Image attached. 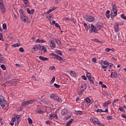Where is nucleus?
I'll list each match as a JSON object with an SVG mask.
<instances>
[{
    "label": "nucleus",
    "instance_id": "f257e3e1",
    "mask_svg": "<svg viewBox=\"0 0 126 126\" xmlns=\"http://www.w3.org/2000/svg\"><path fill=\"white\" fill-rule=\"evenodd\" d=\"M0 105L4 110H6L8 108V104L7 101L4 99V97L0 95Z\"/></svg>",
    "mask_w": 126,
    "mask_h": 126
},
{
    "label": "nucleus",
    "instance_id": "f03ea898",
    "mask_svg": "<svg viewBox=\"0 0 126 126\" xmlns=\"http://www.w3.org/2000/svg\"><path fill=\"white\" fill-rule=\"evenodd\" d=\"M43 49H44V46H40V45L39 44L34 45L32 47V49L33 50L34 52H37L39 51V50H40L39 53L40 54H41V55L43 54Z\"/></svg>",
    "mask_w": 126,
    "mask_h": 126
},
{
    "label": "nucleus",
    "instance_id": "7ed1b4c3",
    "mask_svg": "<svg viewBox=\"0 0 126 126\" xmlns=\"http://www.w3.org/2000/svg\"><path fill=\"white\" fill-rule=\"evenodd\" d=\"M87 88V86L86 84H82L81 87L78 89V93L79 95H82L85 90Z\"/></svg>",
    "mask_w": 126,
    "mask_h": 126
},
{
    "label": "nucleus",
    "instance_id": "20e7f679",
    "mask_svg": "<svg viewBox=\"0 0 126 126\" xmlns=\"http://www.w3.org/2000/svg\"><path fill=\"white\" fill-rule=\"evenodd\" d=\"M51 56L54 57V59H56V60H58V61H60L61 63H64V62H65V60L64 59L61 57L57 54H55V53H52Z\"/></svg>",
    "mask_w": 126,
    "mask_h": 126
},
{
    "label": "nucleus",
    "instance_id": "39448f33",
    "mask_svg": "<svg viewBox=\"0 0 126 126\" xmlns=\"http://www.w3.org/2000/svg\"><path fill=\"white\" fill-rule=\"evenodd\" d=\"M117 14H118L117 8L116 6V5H114L113 6L112 10L111 11V16H112L113 17H115V16H117Z\"/></svg>",
    "mask_w": 126,
    "mask_h": 126
},
{
    "label": "nucleus",
    "instance_id": "423d86ee",
    "mask_svg": "<svg viewBox=\"0 0 126 126\" xmlns=\"http://www.w3.org/2000/svg\"><path fill=\"white\" fill-rule=\"evenodd\" d=\"M33 101H35V100H30L24 101L22 103L21 106L22 107H26L27 106H28V105L30 104H33Z\"/></svg>",
    "mask_w": 126,
    "mask_h": 126
},
{
    "label": "nucleus",
    "instance_id": "0eeeda50",
    "mask_svg": "<svg viewBox=\"0 0 126 126\" xmlns=\"http://www.w3.org/2000/svg\"><path fill=\"white\" fill-rule=\"evenodd\" d=\"M87 77H88L90 83L91 84H94V78H92V76L91 75V73H87Z\"/></svg>",
    "mask_w": 126,
    "mask_h": 126
},
{
    "label": "nucleus",
    "instance_id": "6e6552de",
    "mask_svg": "<svg viewBox=\"0 0 126 126\" xmlns=\"http://www.w3.org/2000/svg\"><path fill=\"white\" fill-rule=\"evenodd\" d=\"M91 122H93L94 123V125H98V126H100L101 125V122L99 121L98 119L96 118H91L90 119Z\"/></svg>",
    "mask_w": 126,
    "mask_h": 126
},
{
    "label": "nucleus",
    "instance_id": "1a4fd4ad",
    "mask_svg": "<svg viewBox=\"0 0 126 126\" xmlns=\"http://www.w3.org/2000/svg\"><path fill=\"white\" fill-rule=\"evenodd\" d=\"M54 119H55V120H57L58 115L56 113H52L49 115V120L52 121V120H54Z\"/></svg>",
    "mask_w": 126,
    "mask_h": 126
},
{
    "label": "nucleus",
    "instance_id": "9d476101",
    "mask_svg": "<svg viewBox=\"0 0 126 126\" xmlns=\"http://www.w3.org/2000/svg\"><path fill=\"white\" fill-rule=\"evenodd\" d=\"M86 20L89 22H93L95 20V18L92 16H89L86 18Z\"/></svg>",
    "mask_w": 126,
    "mask_h": 126
},
{
    "label": "nucleus",
    "instance_id": "9b49d317",
    "mask_svg": "<svg viewBox=\"0 0 126 126\" xmlns=\"http://www.w3.org/2000/svg\"><path fill=\"white\" fill-rule=\"evenodd\" d=\"M0 8L3 13H5L6 10L3 4H2V0H0Z\"/></svg>",
    "mask_w": 126,
    "mask_h": 126
},
{
    "label": "nucleus",
    "instance_id": "f8f14e48",
    "mask_svg": "<svg viewBox=\"0 0 126 126\" xmlns=\"http://www.w3.org/2000/svg\"><path fill=\"white\" fill-rule=\"evenodd\" d=\"M21 19L23 21V22H27L28 21V17L25 16V15H21Z\"/></svg>",
    "mask_w": 126,
    "mask_h": 126
},
{
    "label": "nucleus",
    "instance_id": "ddd939ff",
    "mask_svg": "<svg viewBox=\"0 0 126 126\" xmlns=\"http://www.w3.org/2000/svg\"><path fill=\"white\" fill-rule=\"evenodd\" d=\"M18 82H19V81L16 79H12L9 81V83L11 84H14L15 86L17 85V83H18Z\"/></svg>",
    "mask_w": 126,
    "mask_h": 126
},
{
    "label": "nucleus",
    "instance_id": "4468645a",
    "mask_svg": "<svg viewBox=\"0 0 126 126\" xmlns=\"http://www.w3.org/2000/svg\"><path fill=\"white\" fill-rule=\"evenodd\" d=\"M96 27L97 30H100V29L103 28V24H102L101 23H98L96 25Z\"/></svg>",
    "mask_w": 126,
    "mask_h": 126
},
{
    "label": "nucleus",
    "instance_id": "2eb2a0df",
    "mask_svg": "<svg viewBox=\"0 0 126 126\" xmlns=\"http://www.w3.org/2000/svg\"><path fill=\"white\" fill-rule=\"evenodd\" d=\"M49 42L50 43V47L51 48H55L56 47V43H55V41L53 40H50Z\"/></svg>",
    "mask_w": 126,
    "mask_h": 126
},
{
    "label": "nucleus",
    "instance_id": "dca6fc26",
    "mask_svg": "<svg viewBox=\"0 0 126 126\" xmlns=\"http://www.w3.org/2000/svg\"><path fill=\"white\" fill-rule=\"evenodd\" d=\"M91 30L92 32H97L98 31V29H97V27L94 26V25H91Z\"/></svg>",
    "mask_w": 126,
    "mask_h": 126
},
{
    "label": "nucleus",
    "instance_id": "f3484780",
    "mask_svg": "<svg viewBox=\"0 0 126 126\" xmlns=\"http://www.w3.org/2000/svg\"><path fill=\"white\" fill-rule=\"evenodd\" d=\"M111 102L110 100H108L106 102H105L103 103L102 106L103 107H108L110 104H111Z\"/></svg>",
    "mask_w": 126,
    "mask_h": 126
},
{
    "label": "nucleus",
    "instance_id": "a211bd4d",
    "mask_svg": "<svg viewBox=\"0 0 126 126\" xmlns=\"http://www.w3.org/2000/svg\"><path fill=\"white\" fill-rule=\"evenodd\" d=\"M108 109H105V110H104V111H103L102 109H97V110H96L97 113H102V112L108 113Z\"/></svg>",
    "mask_w": 126,
    "mask_h": 126
},
{
    "label": "nucleus",
    "instance_id": "6ab92c4d",
    "mask_svg": "<svg viewBox=\"0 0 126 126\" xmlns=\"http://www.w3.org/2000/svg\"><path fill=\"white\" fill-rule=\"evenodd\" d=\"M68 112L67 111V109H63L62 110L61 114L63 116L64 115H66Z\"/></svg>",
    "mask_w": 126,
    "mask_h": 126
},
{
    "label": "nucleus",
    "instance_id": "aec40b11",
    "mask_svg": "<svg viewBox=\"0 0 126 126\" xmlns=\"http://www.w3.org/2000/svg\"><path fill=\"white\" fill-rule=\"evenodd\" d=\"M27 12H28V13H29V14H33V13H34V12H35V10L32 9L31 10H30V9L29 8H28Z\"/></svg>",
    "mask_w": 126,
    "mask_h": 126
},
{
    "label": "nucleus",
    "instance_id": "412c9836",
    "mask_svg": "<svg viewBox=\"0 0 126 126\" xmlns=\"http://www.w3.org/2000/svg\"><path fill=\"white\" fill-rule=\"evenodd\" d=\"M15 121H16V118H15V116L14 118H12V120L11 121V123L10 124V125L11 126H14V122H15Z\"/></svg>",
    "mask_w": 126,
    "mask_h": 126
},
{
    "label": "nucleus",
    "instance_id": "4be33fe9",
    "mask_svg": "<svg viewBox=\"0 0 126 126\" xmlns=\"http://www.w3.org/2000/svg\"><path fill=\"white\" fill-rule=\"evenodd\" d=\"M117 75H118V74L116 72H113L111 73V76L113 78L117 77Z\"/></svg>",
    "mask_w": 126,
    "mask_h": 126
},
{
    "label": "nucleus",
    "instance_id": "5701e85b",
    "mask_svg": "<svg viewBox=\"0 0 126 126\" xmlns=\"http://www.w3.org/2000/svg\"><path fill=\"white\" fill-rule=\"evenodd\" d=\"M39 59L40 60H41V61H48L49 60V59L47 58H45L43 56H39Z\"/></svg>",
    "mask_w": 126,
    "mask_h": 126
},
{
    "label": "nucleus",
    "instance_id": "b1692460",
    "mask_svg": "<svg viewBox=\"0 0 126 126\" xmlns=\"http://www.w3.org/2000/svg\"><path fill=\"white\" fill-rule=\"evenodd\" d=\"M72 122H73V119H71L70 121L66 124L65 126H70V124H72Z\"/></svg>",
    "mask_w": 126,
    "mask_h": 126
},
{
    "label": "nucleus",
    "instance_id": "393cba45",
    "mask_svg": "<svg viewBox=\"0 0 126 126\" xmlns=\"http://www.w3.org/2000/svg\"><path fill=\"white\" fill-rule=\"evenodd\" d=\"M70 74L72 76V77L76 76V73H75V71H71L70 72Z\"/></svg>",
    "mask_w": 126,
    "mask_h": 126
},
{
    "label": "nucleus",
    "instance_id": "a878e982",
    "mask_svg": "<svg viewBox=\"0 0 126 126\" xmlns=\"http://www.w3.org/2000/svg\"><path fill=\"white\" fill-rule=\"evenodd\" d=\"M114 31L115 32H119V24H117V25L114 27Z\"/></svg>",
    "mask_w": 126,
    "mask_h": 126
},
{
    "label": "nucleus",
    "instance_id": "bb28decb",
    "mask_svg": "<svg viewBox=\"0 0 126 126\" xmlns=\"http://www.w3.org/2000/svg\"><path fill=\"white\" fill-rule=\"evenodd\" d=\"M85 101L86 102V103H88L89 104H90V103H91V100L89 97H86L85 99Z\"/></svg>",
    "mask_w": 126,
    "mask_h": 126
},
{
    "label": "nucleus",
    "instance_id": "cd10ccee",
    "mask_svg": "<svg viewBox=\"0 0 126 126\" xmlns=\"http://www.w3.org/2000/svg\"><path fill=\"white\" fill-rule=\"evenodd\" d=\"M55 9H56V8L53 7V8L49 9V10L47 12V13H48V14H49V13H51V12L54 11V10H55Z\"/></svg>",
    "mask_w": 126,
    "mask_h": 126
},
{
    "label": "nucleus",
    "instance_id": "c85d7f7f",
    "mask_svg": "<svg viewBox=\"0 0 126 126\" xmlns=\"http://www.w3.org/2000/svg\"><path fill=\"white\" fill-rule=\"evenodd\" d=\"M36 42H37V43H46V41H44V40L43 39H37L36 40Z\"/></svg>",
    "mask_w": 126,
    "mask_h": 126
},
{
    "label": "nucleus",
    "instance_id": "c756f323",
    "mask_svg": "<svg viewBox=\"0 0 126 126\" xmlns=\"http://www.w3.org/2000/svg\"><path fill=\"white\" fill-rule=\"evenodd\" d=\"M28 121L29 125H32V124H33V121H32V119H31V118H28Z\"/></svg>",
    "mask_w": 126,
    "mask_h": 126
},
{
    "label": "nucleus",
    "instance_id": "7c9ffc66",
    "mask_svg": "<svg viewBox=\"0 0 126 126\" xmlns=\"http://www.w3.org/2000/svg\"><path fill=\"white\" fill-rule=\"evenodd\" d=\"M15 118H16V120H17V121L18 123H19V122H20V116H19V115L16 116H15Z\"/></svg>",
    "mask_w": 126,
    "mask_h": 126
},
{
    "label": "nucleus",
    "instance_id": "2f4dec72",
    "mask_svg": "<svg viewBox=\"0 0 126 126\" xmlns=\"http://www.w3.org/2000/svg\"><path fill=\"white\" fill-rule=\"evenodd\" d=\"M0 67L2 68V69H3V70H6V67H5V65L1 64L0 65Z\"/></svg>",
    "mask_w": 126,
    "mask_h": 126
},
{
    "label": "nucleus",
    "instance_id": "473e14b6",
    "mask_svg": "<svg viewBox=\"0 0 126 126\" xmlns=\"http://www.w3.org/2000/svg\"><path fill=\"white\" fill-rule=\"evenodd\" d=\"M4 63V58L3 57L0 58V63Z\"/></svg>",
    "mask_w": 126,
    "mask_h": 126
},
{
    "label": "nucleus",
    "instance_id": "72a5a7b5",
    "mask_svg": "<svg viewBox=\"0 0 126 126\" xmlns=\"http://www.w3.org/2000/svg\"><path fill=\"white\" fill-rule=\"evenodd\" d=\"M2 28L4 30H5V31H6V24L5 23H4L3 25H2Z\"/></svg>",
    "mask_w": 126,
    "mask_h": 126
},
{
    "label": "nucleus",
    "instance_id": "f704fd0d",
    "mask_svg": "<svg viewBox=\"0 0 126 126\" xmlns=\"http://www.w3.org/2000/svg\"><path fill=\"white\" fill-rule=\"evenodd\" d=\"M37 114H43L44 112L43 111L41 110L40 109H38L36 110Z\"/></svg>",
    "mask_w": 126,
    "mask_h": 126
},
{
    "label": "nucleus",
    "instance_id": "c9c22d12",
    "mask_svg": "<svg viewBox=\"0 0 126 126\" xmlns=\"http://www.w3.org/2000/svg\"><path fill=\"white\" fill-rule=\"evenodd\" d=\"M63 21H66V22H68L69 21V18L64 17L63 18Z\"/></svg>",
    "mask_w": 126,
    "mask_h": 126
},
{
    "label": "nucleus",
    "instance_id": "e433bc0d",
    "mask_svg": "<svg viewBox=\"0 0 126 126\" xmlns=\"http://www.w3.org/2000/svg\"><path fill=\"white\" fill-rule=\"evenodd\" d=\"M56 97V95H55V94H52L51 95H50V99H55V97Z\"/></svg>",
    "mask_w": 126,
    "mask_h": 126
},
{
    "label": "nucleus",
    "instance_id": "4c0bfd02",
    "mask_svg": "<svg viewBox=\"0 0 126 126\" xmlns=\"http://www.w3.org/2000/svg\"><path fill=\"white\" fill-rule=\"evenodd\" d=\"M103 64H104V65H107V66H109V62L107 61H105L103 62Z\"/></svg>",
    "mask_w": 126,
    "mask_h": 126
},
{
    "label": "nucleus",
    "instance_id": "58836bf2",
    "mask_svg": "<svg viewBox=\"0 0 126 126\" xmlns=\"http://www.w3.org/2000/svg\"><path fill=\"white\" fill-rule=\"evenodd\" d=\"M57 54H58V55H60V56H63V53H62V51L60 50L56 51Z\"/></svg>",
    "mask_w": 126,
    "mask_h": 126
},
{
    "label": "nucleus",
    "instance_id": "ea45409f",
    "mask_svg": "<svg viewBox=\"0 0 126 126\" xmlns=\"http://www.w3.org/2000/svg\"><path fill=\"white\" fill-rule=\"evenodd\" d=\"M121 17L122 18V19H124V20H126V16H125L124 14H121Z\"/></svg>",
    "mask_w": 126,
    "mask_h": 126
},
{
    "label": "nucleus",
    "instance_id": "a19ab883",
    "mask_svg": "<svg viewBox=\"0 0 126 126\" xmlns=\"http://www.w3.org/2000/svg\"><path fill=\"white\" fill-rule=\"evenodd\" d=\"M24 2L26 4V6H29V1H28V0L24 1Z\"/></svg>",
    "mask_w": 126,
    "mask_h": 126
},
{
    "label": "nucleus",
    "instance_id": "79ce46f5",
    "mask_svg": "<svg viewBox=\"0 0 126 126\" xmlns=\"http://www.w3.org/2000/svg\"><path fill=\"white\" fill-rule=\"evenodd\" d=\"M56 43H57V45H60L61 44V41L59 40L58 39H56L55 40Z\"/></svg>",
    "mask_w": 126,
    "mask_h": 126
},
{
    "label": "nucleus",
    "instance_id": "37998d69",
    "mask_svg": "<svg viewBox=\"0 0 126 126\" xmlns=\"http://www.w3.org/2000/svg\"><path fill=\"white\" fill-rule=\"evenodd\" d=\"M19 12H20V13L21 16V15H22V14L23 15H25L24 13V12H23V10H22V9L20 10H19Z\"/></svg>",
    "mask_w": 126,
    "mask_h": 126
},
{
    "label": "nucleus",
    "instance_id": "c03bdc74",
    "mask_svg": "<svg viewBox=\"0 0 126 126\" xmlns=\"http://www.w3.org/2000/svg\"><path fill=\"white\" fill-rule=\"evenodd\" d=\"M0 40L1 41H3V37H2V33H0Z\"/></svg>",
    "mask_w": 126,
    "mask_h": 126
},
{
    "label": "nucleus",
    "instance_id": "a18cd8bd",
    "mask_svg": "<svg viewBox=\"0 0 126 126\" xmlns=\"http://www.w3.org/2000/svg\"><path fill=\"white\" fill-rule=\"evenodd\" d=\"M109 69H111L112 68V66H114V64L112 63H110L109 64Z\"/></svg>",
    "mask_w": 126,
    "mask_h": 126
},
{
    "label": "nucleus",
    "instance_id": "49530a36",
    "mask_svg": "<svg viewBox=\"0 0 126 126\" xmlns=\"http://www.w3.org/2000/svg\"><path fill=\"white\" fill-rule=\"evenodd\" d=\"M84 26L86 28V30H88V25L86 23L84 24Z\"/></svg>",
    "mask_w": 126,
    "mask_h": 126
},
{
    "label": "nucleus",
    "instance_id": "de8ad7c7",
    "mask_svg": "<svg viewBox=\"0 0 126 126\" xmlns=\"http://www.w3.org/2000/svg\"><path fill=\"white\" fill-rule=\"evenodd\" d=\"M55 80H56V78L55 77V76H54L51 81V83H54V82H55Z\"/></svg>",
    "mask_w": 126,
    "mask_h": 126
},
{
    "label": "nucleus",
    "instance_id": "09e8293b",
    "mask_svg": "<svg viewBox=\"0 0 126 126\" xmlns=\"http://www.w3.org/2000/svg\"><path fill=\"white\" fill-rule=\"evenodd\" d=\"M54 86H55L56 88H58V89L60 88V85L57 84L56 83L54 84Z\"/></svg>",
    "mask_w": 126,
    "mask_h": 126
},
{
    "label": "nucleus",
    "instance_id": "8fccbe9b",
    "mask_svg": "<svg viewBox=\"0 0 126 126\" xmlns=\"http://www.w3.org/2000/svg\"><path fill=\"white\" fill-rule=\"evenodd\" d=\"M119 110H120V111H121V112H124V111H125V109H124V107H123L122 106H121L119 108Z\"/></svg>",
    "mask_w": 126,
    "mask_h": 126
},
{
    "label": "nucleus",
    "instance_id": "3c124183",
    "mask_svg": "<svg viewBox=\"0 0 126 126\" xmlns=\"http://www.w3.org/2000/svg\"><path fill=\"white\" fill-rule=\"evenodd\" d=\"M42 51H43V52L44 53H47V48H45V47L43 46V49H42Z\"/></svg>",
    "mask_w": 126,
    "mask_h": 126
},
{
    "label": "nucleus",
    "instance_id": "603ef678",
    "mask_svg": "<svg viewBox=\"0 0 126 126\" xmlns=\"http://www.w3.org/2000/svg\"><path fill=\"white\" fill-rule=\"evenodd\" d=\"M19 51H20V52L23 53V52H24V49H23V48H22V47H21L19 49Z\"/></svg>",
    "mask_w": 126,
    "mask_h": 126
},
{
    "label": "nucleus",
    "instance_id": "864d4df0",
    "mask_svg": "<svg viewBox=\"0 0 126 126\" xmlns=\"http://www.w3.org/2000/svg\"><path fill=\"white\" fill-rule=\"evenodd\" d=\"M82 113H83L82 111H78V112H77V115H78L79 116H80V115H82Z\"/></svg>",
    "mask_w": 126,
    "mask_h": 126
},
{
    "label": "nucleus",
    "instance_id": "5fc2aeb1",
    "mask_svg": "<svg viewBox=\"0 0 126 126\" xmlns=\"http://www.w3.org/2000/svg\"><path fill=\"white\" fill-rule=\"evenodd\" d=\"M55 27H57V28H60V29H61V27H60V25H59V24L58 23L55 24Z\"/></svg>",
    "mask_w": 126,
    "mask_h": 126
},
{
    "label": "nucleus",
    "instance_id": "6e6d98bb",
    "mask_svg": "<svg viewBox=\"0 0 126 126\" xmlns=\"http://www.w3.org/2000/svg\"><path fill=\"white\" fill-rule=\"evenodd\" d=\"M48 19L51 21V20H53V17H52L51 16H49L47 17Z\"/></svg>",
    "mask_w": 126,
    "mask_h": 126
},
{
    "label": "nucleus",
    "instance_id": "4d7b16f0",
    "mask_svg": "<svg viewBox=\"0 0 126 126\" xmlns=\"http://www.w3.org/2000/svg\"><path fill=\"white\" fill-rule=\"evenodd\" d=\"M92 62H93V63H96V58H94L92 59Z\"/></svg>",
    "mask_w": 126,
    "mask_h": 126
},
{
    "label": "nucleus",
    "instance_id": "13d9d810",
    "mask_svg": "<svg viewBox=\"0 0 126 126\" xmlns=\"http://www.w3.org/2000/svg\"><path fill=\"white\" fill-rule=\"evenodd\" d=\"M107 119L108 121H110V120H112V116H108L107 117Z\"/></svg>",
    "mask_w": 126,
    "mask_h": 126
},
{
    "label": "nucleus",
    "instance_id": "bf43d9fd",
    "mask_svg": "<svg viewBox=\"0 0 126 126\" xmlns=\"http://www.w3.org/2000/svg\"><path fill=\"white\" fill-rule=\"evenodd\" d=\"M105 52H110V51H111V48H106L105 49Z\"/></svg>",
    "mask_w": 126,
    "mask_h": 126
},
{
    "label": "nucleus",
    "instance_id": "052dcab7",
    "mask_svg": "<svg viewBox=\"0 0 126 126\" xmlns=\"http://www.w3.org/2000/svg\"><path fill=\"white\" fill-rule=\"evenodd\" d=\"M54 68H55V66H51L49 67V69L50 70H53V69H54Z\"/></svg>",
    "mask_w": 126,
    "mask_h": 126
},
{
    "label": "nucleus",
    "instance_id": "680f3d73",
    "mask_svg": "<svg viewBox=\"0 0 126 126\" xmlns=\"http://www.w3.org/2000/svg\"><path fill=\"white\" fill-rule=\"evenodd\" d=\"M13 47H19V44L18 43H16L14 45H13Z\"/></svg>",
    "mask_w": 126,
    "mask_h": 126
},
{
    "label": "nucleus",
    "instance_id": "e2e57ef3",
    "mask_svg": "<svg viewBox=\"0 0 126 126\" xmlns=\"http://www.w3.org/2000/svg\"><path fill=\"white\" fill-rule=\"evenodd\" d=\"M82 77L84 80H87V77L85 76H82Z\"/></svg>",
    "mask_w": 126,
    "mask_h": 126
},
{
    "label": "nucleus",
    "instance_id": "0e129e2a",
    "mask_svg": "<svg viewBox=\"0 0 126 126\" xmlns=\"http://www.w3.org/2000/svg\"><path fill=\"white\" fill-rule=\"evenodd\" d=\"M111 59L113 60V61H115V62H117V61H118V59H117V58L114 57H112Z\"/></svg>",
    "mask_w": 126,
    "mask_h": 126
},
{
    "label": "nucleus",
    "instance_id": "69168bd1",
    "mask_svg": "<svg viewBox=\"0 0 126 126\" xmlns=\"http://www.w3.org/2000/svg\"><path fill=\"white\" fill-rule=\"evenodd\" d=\"M101 67L102 68H106V69H107V68H108V66H104L103 65H101Z\"/></svg>",
    "mask_w": 126,
    "mask_h": 126
},
{
    "label": "nucleus",
    "instance_id": "338daca9",
    "mask_svg": "<svg viewBox=\"0 0 126 126\" xmlns=\"http://www.w3.org/2000/svg\"><path fill=\"white\" fill-rule=\"evenodd\" d=\"M68 51H75V49H74V48H69Z\"/></svg>",
    "mask_w": 126,
    "mask_h": 126
},
{
    "label": "nucleus",
    "instance_id": "774afa93",
    "mask_svg": "<svg viewBox=\"0 0 126 126\" xmlns=\"http://www.w3.org/2000/svg\"><path fill=\"white\" fill-rule=\"evenodd\" d=\"M121 116H122V118H124V119L126 118V115H125V114H122Z\"/></svg>",
    "mask_w": 126,
    "mask_h": 126
}]
</instances>
